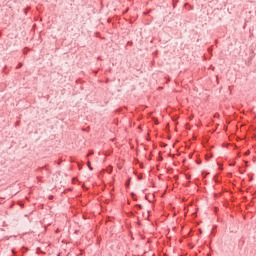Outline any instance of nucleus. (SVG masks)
<instances>
[{
  "label": "nucleus",
  "instance_id": "obj_1",
  "mask_svg": "<svg viewBox=\"0 0 256 256\" xmlns=\"http://www.w3.org/2000/svg\"><path fill=\"white\" fill-rule=\"evenodd\" d=\"M213 158V154L211 152H208L206 155H205V159L207 161H209V159H212Z\"/></svg>",
  "mask_w": 256,
  "mask_h": 256
},
{
  "label": "nucleus",
  "instance_id": "obj_2",
  "mask_svg": "<svg viewBox=\"0 0 256 256\" xmlns=\"http://www.w3.org/2000/svg\"><path fill=\"white\" fill-rule=\"evenodd\" d=\"M135 209H137L138 211H141V209H143V206L141 204H136Z\"/></svg>",
  "mask_w": 256,
  "mask_h": 256
},
{
  "label": "nucleus",
  "instance_id": "obj_3",
  "mask_svg": "<svg viewBox=\"0 0 256 256\" xmlns=\"http://www.w3.org/2000/svg\"><path fill=\"white\" fill-rule=\"evenodd\" d=\"M131 197H132V199H133V201H137V198H136V195H135V193H131Z\"/></svg>",
  "mask_w": 256,
  "mask_h": 256
},
{
  "label": "nucleus",
  "instance_id": "obj_4",
  "mask_svg": "<svg viewBox=\"0 0 256 256\" xmlns=\"http://www.w3.org/2000/svg\"><path fill=\"white\" fill-rule=\"evenodd\" d=\"M131 197H132V199H133V201H137V198H136V195H135V193H131Z\"/></svg>",
  "mask_w": 256,
  "mask_h": 256
},
{
  "label": "nucleus",
  "instance_id": "obj_5",
  "mask_svg": "<svg viewBox=\"0 0 256 256\" xmlns=\"http://www.w3.org/2000/svg\"><path fill=\"white\" fill-rule=\"evenodd\" d=\"M235 164H236L235 161H232L229 163L230 167H235Z\"/></svg>",
  "mask_w": 256,
  "mask_h": 256
},
{
  "label": "nucleus",
  "instance_id": "obj_6",
  "mask_svg": "<svg viewBox=\"0 0 256 256\" xmlns=\"http://www.w3.org/2000/svg\"><path fill=\"white\" fill-rule=\"evenodd\" d=\"M22 253H27V248H25V246L22 247Z\"/></svg>",
  "mask_w": 256,
  "mask_h": 256
},
{
  "label": "nucleus",
  "instance_id": "obj_7",
  "mask_svg": "<svg viewBox=\"0 0 256 256\" xmlns=\"http://www.w3.org/2000/svg\"><path fill=\"white\" fill-rule=\"evenodd\" d=\"M22 67H23V64L19 63L18 66H17V69H21Z\"/></svg>",
  "mask_w": 256,
  "mask_h": 256
},
{
  "label": "nucleus",
  "instance_id": "obj_8",
  "mask_svg": "<svg viewBox=\"0 0 256 256\" xmlns=\"http://www.w3.org/2000/svg\"><path fill=\"white\" fill-rule=\"evenodd\" d=\"M11 252L13 253V255H17V251H15V249H12Z\"/></svg>",
  "mask_w": 256,
  "mask_h": 256
},
{
  "label": "nucleus",
  "instance_id": "obj_9",
  "mask_svg": "<svg viewBox=\"0 0 256 256\" xmlns=\"http://www.w3.org/2000/svg\"><path fill=\"white\" fill-rule=\"evenodd\" d=\"M215 181L216 183H220L219 178H217V176H215Z\"/></svg>",
  "mask_w": 256,
  "mask_h": 256
},
{
  "label": "nucleus",
  "instance_id": "obj_10",
  "mask_svg": "<svg viewBox=\"0 0 256 256\" xmlns=\"http://www.w3.org/2000/svg\"><path fill=\"white\" fill-rule=\"evenodd\" d=\"M88 167H89L90 171H93V167H91L90 165Z\"/></svg>",
  "mask_w": 256,
  "mask_h": 256
},
{
  "label": "nucleus",
  "instance_id": "obj_11",
  "mask_svg": "<svg viewBox=\"0 0 256 256\" xmlns=\"http://www.w3.org/2000/svg\"><path fill=\"white\" fill-rule=\"evenodd\" d=\"M89 155H93V151H90V152H89Z\"/></svg>",
  "mask_w": 256,
  "mask_h": 256
},
{
  "label": "nucleus",
  "instance_id": "obj_12",
  "mask_svg": "<svg viewBox=\"0 0 256 256\" xmlns=\"http://www.w3.org/2000/svg\"><path fill=\"white\" fill-rule=\"evenodd\" d=\"M197 164H198V165H201V161H198Z\"/></svg>",
  "mask_w": 256,
  "mask_h": 256
},
{
  "label": "nucleus",
  "instance_id": "obj_13",
  "mask_svg": "<svg viewBox=\"0 0 256 256\" xmlns=\"http://www.w3.org/2000/svg\"><path fill=\"white\" fill-rule=\"evenodd\" d=\"M37 179H38L39 181H41V177L38 176Z\"/></svg>",
  "mask_w": 256,
  "mask_h": 256
},
{
  "label": "nucleus",
  "instance_id": "obj_14",
  "mask_svg": "<svg viewBox=\"0 0 256 256\" xmlns=\"http://www.w3.org/2000/svg\"><path fill=\"white\" fill-rule=\"evenodd\" d=\"M215 117H219V114H215Z\"/></svg>",
  "mask_w": 256,
  "mask_h": 256
},
{
  "label": "nucleus",
  "instance_id": "obj_15",
  "mask_svg": "<svg viewBox=\"0 0 256 256\" xmlns=\"http://www.w3.org/2000/svg\"><path fill=\"white\" fill-rule=\"evenodd\" d=\"M24 12L27 13V9H25Z\"/></svg>",
  "mask_w": 256,
  "mask_h": 256
}]
</instances>
